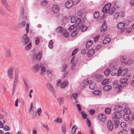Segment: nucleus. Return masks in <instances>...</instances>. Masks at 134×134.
<instances>
[{
  "label": "nucleus",
  "mask_w": 134,
  "mask_h": 134,
  "mask_svg": "<svg viewBox=\"0 0 134 134\" xmlns=\"http://www.w3.org/2000/svg\"><path fill=\"white\" fill-rule=\"evenodd\" d=\"M111 86L110 85H106L103 87L104 90L106 91H109L111 89Z\"/></svg>",
  "instance_id": "obj_25"
},
{
  "label": "nucleus",
  "mask_w": 134,
  "mask_h": 134,
  "mask_svg": "<svg viewBox=\"0 0 134 134\" xmlns=\"http://www.w3.org/2000/svg\"><path fill=\"white\" fill-rule=\"evenodd\" d=\"M1 2L2 4H3L4 6L7 5V4H8L6 0H1Z\"/></svg>",
  "instance_id": "obj_62"
},
{
  "label": "nucleus",
  "mask_w": 134,
  "mask_h": 134,
  "mask_svg": "<svg viewBox=\"0 0 134 134\" xmlns=\"http://www.w3.org/2000/svg\"><path fill=\"white\" fill-rule=\"evenodd\" d=\"M122 115L121 112L116 111L113 115V119L118 120L122 118Z\"/></svg>",
  "instance_id": "obj_3"
},
{
  "label": "nucleus",
  "mask_w": 134,
  "mask_h": 134,
  "mask_svg": "<svg viewBox=\"0 0 134 134\" xmlns=\"http://www.w3.org/2000/svg\"><path fill=\"white\" fill-rule=\"evenodd\" d=\"M19 71L18 70H16L15 71V74L14 75V79L13 86V87L12 90V96L14 95V93L15 92V88H16V86L18 83V79L19 78Z\"/></svg>",
  "instance_id": "obj_1"
},
{
  "label": "nucleus",
  "mask_w": 134,
  "mask_h": 134,
  "mask_svg": "<svg viewBox=\"0 0 134 134\" xmlns=\"http://www.w3.org/2000/svg\"><path fill=\"white\" fill-rule=\"evenodd\" d=\"M42 125L43 127L47 129V131H48L49 130V128L47 125L46 124H42Z\"/></svg>",
  "instance_id": "obj_58"
},
{
  "label": "nucleus",
  "mask_w": 134,
  "mask_h": 134,
  "mask_svg": "<svg viewBox=\"0 0 134 134\" xmlns=\"http://www.w3.org/2000/svg\"><path fill=\"white\" fill-rule=\"evenodd\" d=\"M53 41L51 40L49 41V43L48 47L50 49H52L53 47Z\"/></svg>",
  "instance_id": "obj_41"
},
{
  "label": "nucleus",
  "mask_w": 134,
  "mask_h": 134,
  "mask_svg": "<svg viewBox=\"0 0 134 134\" xmlns=\"http://www.w3.org/2000/svg\"><path fill=\"white\" fill-rule=\"evenodd\" d=\"M128 80V79L127 78H122L120 79V82L121 83L125 84L127 82Z\"/></svg>",
  "instance_id": "obj_33"
},
{
  "label": "nucleus",
  "mask_w": 134,
  "mask_h": 134,
  "mask_svg": "<svg viewBox=\"0 0 134 134\" xmlns=\"http://www.w3.org/2000/svg\"><path fill=\"white\" fill-rule=\"evenodd\" d=\"M47 3V2L46 0H43L42 1L41 4L42 5L45 6L46 5Z\"/></svg>",
  "instance_id": "obj_55"
},
{
  "label": "nucleus",
  "mask_w": 134,
  "mask_h": 134,
  "mask_svg": "<svg viewBox=\"0 0 134 134\" xmlns=\"http://www.w3.org/2000/svg\"><path fill=\"white\" fill-rule=\"evenodd\" d=\"M123 118L125 121H127L130 119V115L128 114H125L123 115Z\"/></svg>",
  "instance_id": "obj_29"
},
{
  "label": "nucleus",
  "mask_w": 134,
  "mask_h": 134,
  "mask_svg": "<svg viewBox=\"0 0 134 134\" xmlns=\"http://www.w3.org/2000/svg\"><path fill=\"white\" fill-rule=\"evenodd\" d=\"M59 10V7L57 5H54L52 7V12L55 14L57 13Z\"/></svg>",
  "instance_id": "obj_8"
},
{
  "label": "nucleus",
  "mask_w": 134,
  "mask_h": 134,
  "mask_svg": "<svg viewBox=\"0 0 134 134\" xmlns=\"http://www.w3.org/2000/svg\"><path fill=\"white\" fill-rule=\"evenodd\" d=\"M111 41L110 38L108 37L105 38L103 41V43L104 44H106L109 43Z\"/></svg>",
  "instance_id": "obj_24"
},
{
  "label": "nucleus",
  "mask_w": 134,
  "mask_h": 134,
  "mask_svg": "<svg viewBox=\"0 0 134 134\" xmlns=\"http://www.w3.org/2000/svg\"><path fill=\"white\" fill-rule=\"evenodd\" d=\"M3 130L4 131H9L10 130V128L8 126L5 125L4 127Z\"/></svg>",
  "instance_id": "obj_59"
},
{
  "label": "nucleus",
  "mask_w": 134,
  "mask_h": 134,
  "mask_svg": "<svg viewBox=\"0 0 134 134\" xmlns=\"http://www.w3.org/2000/svg\"><path fill=\"white\" fill-rule=\"evenodd\" d=\"M114 109L116 112H121L123 110V108L122 106L118 105L114 107Z\"/></svg>",
  "instance_id": "obj_11"
},
{
  "label": "nucleus",
  "mask_w": 134,
  "mask_h": 134,
  "mask_svg": "<svg viewBox=\"0 0 134 134\" xmlns=\"http://www.w3.org/2000/svg\"><path fill=\"white\" fill-rule=\"evenodd\" d=\"M4 7L8 12L10 13L11 12V10L8 4L4 6Z\"/></svg>",
  "instance_id": "obj_46"
},
{
  "label": "nucleus",
  "mask_w": 134,
  "mask_h": 134,
  "mask_svg": "<svg viewBox=\"0 0 134 134\" xmlns=\"http://www.w3.org/2000/svg\"><path fill=\"white\" fill-rule=\"evenodd\" d=\"M95 51L94 49H92L89 51L87 54V56L88 57H90L92 56L94 53Z\"/></svg>",
  "instance_id": "obj_22"
},
{
  "label": "nucleus",
  "mask_w": 134,
  "mask_h": 134,
  "mask_svg": "<svg viewBox=\"0 0 134 134\" xmlns=\"http://www.w3.org/2000/svg\"><path fill=\"white\" fill-rule=\"evenodd\" d=\"M77 33V32L76 30L72 32L71 34V36L72 37H73L75 36Z\"/></svg>",
  "instance_id": "obj_64"
},
{
  "label": "nucleus",
  "mask_w": 134,
  "mask_h": 134,
  "mask_svg": "<svg viewBox=\"0 0 134 134\" xmlns=\"http://www.w3.org/2000/svg\"><path fill=\"white\" fill-rule=\"evenodd\" d=\"M120 126L121 127L123 128H125L126 126V124L124 122H122L121 123Z\"/></svg>",
  "instance_id": "obj_60"
},
{
  "label": "nucleus",
  "mask_w": 134,
  "mask_h": 134,
  "mask_svg": "<svg viewBox=\"0 0 134 134\" xmlns=\"http://www.w3.org/2000/svg\"><path fill=\"white\" fill-rule=\"evenodd\" d=\"M88 27L87 26H84L83 25H82L81 26L79 27V29H81V30L82 31H84L86 30Z\"/></svg>",
  "instance_id": "obj_39"
},
{
  "label": "nucleus",
  "mask_w": 134,
  "mask_h": 134,
  "mask_svg": "<svg viewBox=\"0 0 134 134\" xmlns=\"http://www.w3.org/2000/svg\"><path fill=\"white\" fill-rule=\"evenodd\" d=\"M111 74L113 76H114L117 74H118L119 72V70L117 69H113L111 71Z\"/></svg>",
  "instance_id": "obj_18"
},
{
  "label": "nucleus",
  "mask_w": 134,
  "mask_h": 134,
  "mask_svg": "<svg viewBox=\"0 0 134 134\" xmlns=\"http://www.w3.org/2000/svg\"><path fill=\"white\" fill-rule=\"evenodd\" d=\"M76 20V17L74 16H72L71 18V21L72 23H74L75 22Z\"/></svg>",
  "instance_id": "obj_48"
},
{
  "label": "nucleus",
  "mask_w": 134,
  "mask_h": 134,
  "mask_svg": "<svg viewBox=\"0 0 134 134\" xmlns=\"http://www.w3.org/2000/svg\"><path fill=\"white\" fill-rule=\"evenodd\" d=\"M68 83V82L67 81H64L61 84V87L62 88H64L66 87Z\"/></svg>",
  "instance_id": "obj_30"
},
{
  "label": "nucleus",
  "mask_w": 134,
  "mask_h": 134,
  "mask_svg": "<svg viewBox=\"0 0 134 134\" xmlns=\"http://www.w3.org/2000/svg\"><path fill=\"white\" fill-rule=\"evenodd\" d=\"M93 42L91 40L88 41L86 44V47L87 48H89L92 44Z\"/></svg>",
  "instance_id": "obj_28"
},
{
  "label": "nucleus",
  "mask_w": 134,
  "mask_h": 134,
  "mask_svg": "<svg viewBox=\"0 0 134 134\" xmlns=\"http://www.w3.org/2000/svg\"><path fill=\"white\" fill-rule=\"evenodd\" d=\"M57 32H62L63 31V28L62 26H59L56 29Z\"/></svg>",
  "instance_id": "obj_38"
},
{
  "label": "nucleus",
  "mask_w": 134,
  "mask_h": 134,
  "mask_svg": "<svg viewBox=\"0 0 134 134\" xmlns=\"http://www.w3.org/2000/svg\"><path fill=\"white\" fill-rule=\"evenodd\" d=\"M40 64H37L33 67V69L34 71L37 72L40 70Z\"/></svg>",
  "instance_id": "obj_15"
},
{
  "label": "nucleus",
  "mask_w": 134,
  "mask_h": 134,
  "mask_svg": "<svg viewBox=\"0 0 134 134\" xmlns=\"http://www.w3.org/2000/svg\"><path fill=\"white\" fill-rule=\"evenodd\" d=\"M31 58L33 60H36V55L35 53H33L32 54Z\"/></svg>",
  "instance_id": "obj_51"
},
{
  "label": "nucleus",
  "mask_w": 134,
  "mask_h": 134,
  "mask_svg": "<svg viewBox=\"0 0 134 134\" xmlns=\"http://www.w3.org/2000/svg\"><path fill=\"white\" fill-rule=\"evenodd\" d=\"M40 41V38L37 37H36L35 38V43L36 45L39 44Z\"/></svg>",
  "instance_id": "obj_52"
},
{
  "label": "nucleus",
  "mask_w": 134,
  "mask_h": 134,
  "mask_svg": "<svg viewBox=\"0 0 134 134\" xmlns=\"http://www.w3.org/2000/svg\"><path fill=\"white\" fill-rule=\"evenodd\" d=\"M67 67V66L66 64H64L62 65L61 68V70L62 72L65 71L66 70Z\"/></svg>",
  "instance_id": "obj_35"
},
{
  "label": "nucleus",
  "mask_w": 134,
  "mask_h": 134,
  "mask_svg": "<svg viewBox=\"0 0 134 134\" xmlns=\"http://www.w3.org/2000/svg\"><path fill=\"white\" fill-rule=\"evenodd\" d=\"M91 83L89 85V87L91 90H95L97 87V85L94 82H91Z\"/></svg>",
  "instance_id": "obj_17"
},
{
  "label": "nucleus",
  "mask_w": 134,
  "mask_h": 134,
  "mask_svg": "<svg viewBox=\"0 0 134 134\" xmlns=\"http://www.w3.org/2000/svg\"><path fill=\"white\" fill-rule=\"evenodd\" d=\"M54 121L55 122L58 123H62L63 122L62 118H60L59 117H58Z\"/></svg>",
  "instance_id": "obj_37"
},
{
  "label": "nucleus",
  "mask_w": 134,
  "mask_h": 134,
  "mask_svg": "<svg viewBox=\"0 0 134 134\" xmlns=\"http://www.w3.org/2000/svg\"><path fill=\"white\" fill-rule=\"evenodd\" d=\"M127 131L124 129L122 130L121 131H119L118 134H127Z\"/></svg>",
  "instance_id": "obj_45"
},
{
  "label": "nucleus",
  "mask_w": 134,
  "mask_h": 134,
  "mask_svg": "<svg viewBox=\"0 0 134 134\" xmlns=\"http://www.w3.org/2000/svg\"><path fill=\"white\" fill-rule=\"evenodd\" d=\"M32 46L31 42H30L25 47V50L27 51H29L31 49Z\"/></svg>",
  "instance_id": "obj_27"
},
{
  "label": "nucleus",
  "mask_w": 134,
  "mask_h": 134,
  "mask_svg": "<svg viewBox=\"0 0 134 134\" xmlns=\"http://www.w3.org/2000/svg\"><path fill=\"white\" fill-rule=\"evenodd\" d=\"M119 16L120 18L123 17L125 14V12L124 11H121L120 12H118Z\"/></svg>",
  "instance_id": "obj_42"
},
{
  "label": "nucleus",
  "mask_w": 134,
  "mask_h": 134,
  "mask_svg": "<svg viewBox=\"0 0 134 134\" xmlns=\"http://www.w3.org/2000/svg\"><path fill=\"white\" fill-rule=\"evenodd\" d=\"M127 60V57L125 56H122L121 57V62L122 63H124L125 64L126 62V61Z\"/></svg>",
  "instance_id": "obj_26"
},
{
  "label": "nucleus",
  "mask_w": 134,
  "mask_h": 134,
  "mask_svg": "<svg viewBox=\"0 0 134 134\" xmlns=\"http://www.w3.org/2000/svg\"><path fill=\"white\" fill-rule=\"evenodd\" d=\"M107 128L110 131H111L113 128L114 125L111 121H109L107 123Z\"/></svg>",
  "instance_id": "obj_12"
},
{
  "label": "nucleus",
  "mask_w": 134,
  "mask_h": 134,
  "mask_svg": "<svg viewBox=\"0 0 134 134\" xmlns=\"http://www.w3.org/2000/svg\"><path fill=\"white\" fill-rule=\"evenodd\" d=\"M120 7V3L118 2H116L113 5V7L116 10V9L119 8Z\"/></svg>",
  "instance_id": "obj_34"
},
{
  "label": "nucleus",
  "mask_w": 134,
  "mask_h": 134,
  "mask_svg": "<svg viewBox=\"0 0 134 134\" xmlns=\"http://www.w3.org/2000/svg\"><path fill=\"white\" fill-rule=\"evenodd\" d=\"M111 71L110 70V69H107L105 71L104 74L106 76H108L111 73Z\"/></svg>",
  "instance_id": "obj_44"
},
{
  "label": "nucleus",
  "mask_w": 134,
  "mask_h": 134,
  "mask_svg": "<svg viewBox=\"0 0 134 134\" xmlns=\"http://www.w3.org/2000/svg\"><path fill=\"white\" fill-rule=\"evenodd\" d=\"M107 29V25L106 21H104L101 27V31L102 32H104L106 31Z\"/></svg>",
  "instance_id": "obj_13"
},
{
  "label": "nucleus",
  "mask_w": 134,
  "mask_h": 134,
  "mask_svg": "<svg viewBox=\"0 0 134 134\" xmlns=\"http://www.w3.org/2000/svg\"><path fill=\"white\" fill-rule=\"evenodd\" d=\"M62 22L64 24H65L68 22L67 19L66 17H64L62 19Z\"/></svg>",
  "instance_id": "obj_54"
},
{
  "label": "nucleus",
  "mask_w": 134,
  "mask_h": 134,
  "mask_svg": "<svg viewBox=\"0 0 134 134\" xmlns=\"http://www.w3.org/2000/svg\"><path fill=\"white\" fill-rule=\"evenodd\" d=\"M57 100L60 104L64 102V99L63 98H58L57 99Z\"/></svg>",
  "instance_id": "obj_53"
},
{
  "label": "nucleus",
  "mask_w": 134,
  "mask_h": 134,
  "mask_svg": "<svg viewBox=\"0 0 134 134\" xmlns=\"http://www.w3.org/2000/svg\"><path fill=\"white\" fill-rule=\"evenodd\" d=\"M42 56V53L39 52L36 55V60L38 61L41 60Z\"/></svg>",
  "instance_id": "obj_23"
},
{
  "label": "nucleus",
  "mask_w": 134,
  "mask_h": 134,
  "mask_svg": "<svg viewBox=\"0 0 134 134\" xmlns=\"http://www.w3.org/2000/svg\"><path fill=\"white\" fill-rule=\"evenodd\" d=\"M14 70V67L11 66L9 68L7 71V74L8 76L10 79H13V73Z\"/></svg>",
  "instance_id": "obj_2"
},
{
  "label": "nucleus",
  "mask_w": 134,
  "mask_h": 134,
  "mask_svg": "<svg viewBox=\"0 0 134 134\" xmlns=\"http://www.w3.org/2000/svg\"><path fill=\"white\" fill-rule=\"evenodd\" d=\"M132 60L131 59H127L125 64L130 65L132 63Z\"/></svg>",
  "instance_id": "obj_57"
},
{
  "label": "nucleus",
  "mask_w": 134,
  "mask_h": 134,
  "mask_svg": "<svg viewBox=\"0 0 134 134\" xmlns=\"http://www.w3.org/2000/svg\"><path fill=\"white\" fill-rule=\"evenodd\" d=\"M111 111V110L110 108H107L105 110V112L107 114H109Z\"/></svg>",
  "instance_id": "obj_49"
},
{
  "label": "nucleus",
  "mask_w": 134,
  "mask_h": 134,
  "mask_svg": "<svg viewBox=\"0 0 134 134\" xmlns=\"http://www.w3.org/2000/svg\"><path fill=\"white\" fill-rule=\"evenodd\" d=\"M116 9L113 7V8H110L109 10V14H111L115 12Z\"/></svg>",
  "instance_id": "obj_36"
},
{
  "label": "nucleus",
  "mask_w": 134,
  "mask_h": 134,
  "mask_svg": "<svg viewBox=\"0 0 134 134\" xmlns=\"http://www.w3.org/2000/svg\"><path fill=\"white\" fill-rule=\"evenodd\" d=\"M40 67L41 71L43 72H44L46 71V69L43 63H41Z\"/></svg>",
  "instance_id": "obj_31"
},
{
  "label": "nucleus",
  "mask_w": 134,
  "mask_h": 134,
  "mask_svg": "<svg viewBox=\"0 0 134 134\" xmlns=\"http://www.w3.org/2000/svg\"><path fill=\"white\" fill-rule=\"evenodd\" d=\"M80 113L82 117V118L83 119H86L87 118V114L84 111H81Z\"/></svg>",
  "instance_id": "obj_32"
},
{
  "label": "nucleus",
  "mask_w": 134,
  "mask_h": 134,
  "mask_svg": "<svg viewBox=\"0 0 134 134\" xmlns=\"http://www.w3.org/2000/svg\"><path fill=\"white\" fill-rule=\"evenodd\" d=\"M98 118L100 121L104 122L105 120L106 117L104 114L100 113L99 114Z\"/></svg>",
  "instance_id": "obj_6"
},
{
  "label": "nucleus",
  "mask_w": 134,
  "mask_h": 134,
  "mask_svg": "<svg viewBox=\"0 0 134 134\" xmlns=\"http://www.w3.org/2000/svg\"><path fill=\"white\" fill-rule=\"evenodd\" d=\"M103 78V76L102 75H100L97 76L96 78V80L97 82H99L101 81Z\"/></svg>",
  "instance_id": "obj_21"
},
{
  "label": "nucleus",
  "mask_w": 134,
  "mask_h": 134,
  "mask_svg": "<svg viewBox=\"0 0 134 134\" xmlns=\"http://www.w3.org/2000/svg\"><path fill=\"white\" fill-rule=\"evenodd\" d=\"M77 128L76 125H75L73 127L72 129V134H74L75 133L76 130Z\"/></svg>",
  "instance_id": "obj_43"
},
{
  "label": "nucleus",
  "mask_w": 134,
  "mask_h": 134,
  "mask_svg": "<svg viewBox=\"0 0 134 134\" xmlns=\"http://www.w3.org/2000/svg\"><path fill=\"white\" fill-rule=\"evenodd\" d=\"M67 125L65 123L63 124L61 127L62 132L64 134H65L66 132Z\"/></svg>",
  "instance_id": "obj_14"
},
{
  "label": "nucleus",
  "mask_w": 134,
  "mask_h": 134,
  "mask_svg": "<svg viewBox=\"0 0 134 134\" xmlns=\"http://www.w3.org/2000/svg\"><path fill=\"white\" fill-rule=\"evenodd\" d=\"M113 120L114 121L115 127L116 128L118 127L120 124L119 120L115 119H113Z\"/></svg>",
  "instance_id": "obj_19"
},
{
  "label": "nucleus",
  "mask_w": 134,
  "mask_h": 134,
  "mask_svg": "<svg viewBox=\"0 0 134 134\" xmlns=\"http://www.w3.org/2000/svg\"><path fill=\"white\" fill-rule=\"evenodd\" d=\"M81 18H78L77 20L76 21V26H78L80 24L81 22Z\"/></svg>",
  "instance_id": "obj_47"
},
{
  "label": "nucleus",
  "mask_w": 134,
  "mask_h": 134,
  "mask_svg": "<svg viewBox=\"0 0 134 134\" xmlns=\"http://www.w3.org/2000/svg\"><path fill=\"white\" fill-rule=\"evenodd\" d=\"M119 16L118 12H116L114 15V19H116Z\"/></svg>",
  "instance_id": "obj_56"
},
{
  "label": "nucleus",
  "mask_w": 134,
  "mask_h": 134,
  "mask_svg": "<svg viewBox=\"0 0 134 134\" xmlns=\"http://www.w3.org/2000/svg\"><path fill=\"white\" fill-rule=\"evenodd\" d=\"M26 25V22L25 21L21 22L20 24V27L22 28L25 27Z\"/></svg>",
  "instance_id": "obj_40"
},
{
  "label": "nucleus",
  "mask_w": 134,
  "mask_h": 134,
  "mask_svg": "<svg viewBox=\"0 0 134 134\" xmlns=\"http://www.w3.org/2000/svg\"><path fill=\"white\" fill-rule=\"evenodd\" d=\"M94 18H97L99 16V14L98 12H95L94 13Z\"/></svg>",
  "instance_id": "obj_61"
},
{
  "label": "nucleus",
  "mask_w": 134,
  "mask_h": 134,
  "mask_svg": "<svg viewBox=\"0 0 134 134\" xmlns=\"http://www.w3.org/2000/svg\"><path fill=\"white\" fill-rule=\"evenodd\" d=\"M11 51L10 49H7L5 53V56L6 58H9L11 56Z\"/></svg>",
  "instance_id": "obj_16"
},
{
  "label": "nucleus",
  "mask_w": 134,
  "mask_h": 134,
  "mask_svg": "<svg viewBox=\"0 0 134 134\" xmlns=\"http://www.w3.org/2000/svg\"><path fill=\"white\" fill-rule=\"evenodd\" d=\"M73 4L72 0H68L65 3L66 7L68 8H70Z\"/></svg>",
  "instance_id": "obj_9"
},
{
  "label": "nucleus",
  "mask_w": 134,
  "mask_h": 134,
  "mask_svg": "<svg viewBox=\"0 0 134 134\" xmlns=\"http://www.w3.org/2000/svg\"><path fill=\"white\" fill-rule=\"evenodd\" d=\"M125 24L123 23L120 22L118 23L117 25L118 28L119 29H122V31H124L126 28L125 27Z\"/></svg>",
  "instance_id": "obj_7"
},
{
  "label": "nucleus",
  "mask_w": 134,
  "mask_h": 134,
  "mask_svg": "<svg viewBox=\"0 0 134 134\" xmlns=\"http://www.w3.org/2000/svg\"><path fill=\"white\" fill-rule=\"evenodd\" d=\"M108 80L107 79L104 80L102 82V84L103 85H105L108 83Z\"/></svg>",
  "instance_id": "obj_50"
},
{
  "label": "nucleus",
  "mask_w": 134,
  "mask_h": 134,
  "mask_svg": "<svg viewBox=\"0 0 134 134\" xmlns=\"http://www.w3.org/2000/svg\"><path fill=\"white\" fill-rule=\"evenodd\" d=\"M46 86L48 90L52 92H54V89L51 83L49 82H48L46 84Z\"/></svg>",
  "instance_id": "obj_10"
},
{
  "label": "nucleus",
  "mask_w": 134,
  "mask_h": 134,
  "mask_svg": "<svg viewBox=\"0 0 134 134\" xmlns=\"http://www.w3.org/2000/svg\"><path fill=\"white\" fill-rule=\"evenodd\" d=\"M30 40V39L28 37V35L27 34H24L22 36V41L23 42H24V44L26 45L29 42Z\"/></svg>",
  "instance_id": "obj_4"
},
{
  "label": "nucleus",
  "mask_w": 134,
  "mask_h": 134,
  "mask_svg": "<svg viewBox=\"0 0 134 134\" xmlns=\"http://www.w3.org/2000/svg\"><path fill=\"white\" fill-rule=\"evenodd\" d=\"M128 71V69H127L125 68V69L122 70L121 68L119 69V72L118 75V76L121 75L123 76L127 74Z\"/></svg>",
  "instance_id": "obj_5"
},
{
  "label": "nucleus",
  "mask_w": 134,
  "mask_h": 134,
  "mask_svg": "<svg viewBox=\"0 0 134 134\" xmlns=\"http://www.w3.org/2000/svg\"><path fill=\"white\" fill-rule=\"evenodd\" d=\"M78 51V48H75L72 52V56L74 55Z\"/></svg>",
  "instance_id": "obj_63"
},
{
  "label": "nucleus",
  "mask_w": 134,
  "mask_h": 134,
  "mask_svg": "<svg viewBox=\"0 0 134 134\" xmlns=\"http://www.w3.org/2000/svg\"><path fill=\"white\" fill-rule=\"evenodd\" d=\"M20 13L21 15L23 16L24 18H26V14L25 13V10L23 8H22L21 9Z\"/></svg>",
  "instance_id": "obj_20"
}]
</instances>
